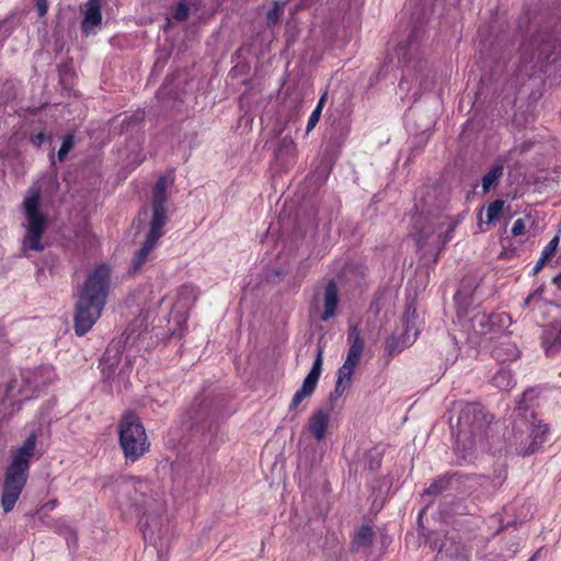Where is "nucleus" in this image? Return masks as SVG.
<instances>
[{
    "label": "nucleus",
    "mask_w": 561,
    "mask_h": 561,
    "mask_svg": "<svg viewBox=\"0 0 561 561\" xmlns=\"http://www.w3.org/2000/svg\"><path fill=\"white\" fill-rule=\"evenodd\" d=\"M111 267L98 265L78 289L75 309V332L78 336L88 333L100 319L111 288Z\"/></svg>",
    "instance_id": "nucleus-1"
},
{
    "label": "nucleus",
    "mask_w": 561,
    "mask_h": 561,
    "mask_svg": "<svg viewBox=\"0 0 561 561\" xmlns=\"http://www.w3.org/2000/svg\"><path fill=\"white\" fill-rule=\"evenodd\" d=\"M37 436L32 432L16 449L11 450L10 460L3 472L1 506L11 512L20 499L30 478L31 460L35 454Z\"/></svg>",
    "instance_id": "nucleus-2"
},
{
    "label": "nucleus",
    "mask_w": 561,
    "mask_h": 561,
    "mask_svg": "<svg viewBox=\"0 0 561 561\" xmlns=\"http://www.w3.org/2000/svg\"><path fill=\"white\" fill-rule=\"evenodd\" d=\"M167 179L161 176L154 187L151 207L149 231L138 251L131 260L133 273L138 272L148 261L150 253L156 249L159 239L163 236V227L167 224Z\"/></svg>",
    "instance_id": "nucleus-3"
},
{
    "label": "nucleus",
    "mask_w": 561,
    "mask_h": 561,
    "mask_svg": "<svg viewBox=\"0 0 561 561\" xmlns=\"http://www.w3.org/2000/svg\"><path fill=\"white\" fill-rule=\"evenodd\" d=\"M486 415L477 403H468L460 411L458 417L459 433L457 447L463 451L484 449L488 436Z\"/></svg>",
    "instance_id": "nucleus-4"
},
{
    "label": "nucleus",
    "mask_w": 561,
    "mask_h": 561,
    "mask_svg": "<svg viewBox=\"0 0 561 561\" xmlns=\"http://www.w3.org/2000/svg\"><path fill=\"white\" fill-rule=\"evenodd\" d=\"M118 443L126 462H136L150 450V440L140 417L125 412L118 422Z\"/></svg>",
    "instance_id": "nucleus-5"
},
{
    "label": "nucleus",
    "mask_w": 561,
    "mask_h": 561,
    "mask_svg": "<svg viewBox=\"0 0 561 561\" xmlns=\"http://www.w3.org/2000/svg\"><path fill=\"white\" fill-rule=\"evenodd\" d=\"M25 214V229L22 248L23 250H31L42 252L44 244L42 243L43 236L48 227V218L39 208V195L34 193L27 196L24 202Z\"/></svg>",
    "instance_id": "nucleus-6"
},
{
    "label": "nucleus",
    "mask_w": 561,
    "mask_h": 561,
    "mask_svg": "<svg viewBox=\"0 0 561 561\" xmlns=\"http://www.w3.org/2000/svg\"><path fill=\"white\" fill-rule=\"evenodd\" d=\"M548 431V426L536 419L523 421L515 427L512 445L517 454L530 456L541 448Z\"/></svg>",
    "instance_id": "nucleus-7"
},
{
    "label": "nucleus",
    "mask_w": 561,
    "mask_h": 561,
    "mask_svg": "<svg viewBox=\"0 0 561 561\" xmlns=\"http://www.w3.org/2000/svg\"><path fill=\"white\" fill-rule=\"evenodd\" d=\"M457 221L450 217H439L425 222L415 237L420 249L430 245L434 249L444 247L453 237Z\"/></svg>",
    "instance_id": "nucleus-8"
},
{
    "label": "nucleus",
    "mask_w": 561,
    "mask_h": 561,
    "mask_svg": "<svg viewBox=\"0 0 561 561\" xmlns=\"http://www.w3.org/2000/svg\"><path fill=\"white\" fill-rule=\"evenodd\" d=\"M416 312L408 310L401 320L402 329H397L394 333L386 341V352L389 356L401 353L404 348L411 346L416 336Z\"/></svg>",
    "instance_id": "nucleus-9"
},
{
    "label": "nucleus",
    "mask_w": 561,
    "mask_h": 561,
    "mask_svg": "<svg viewBox=\"0 0 561 561\" xmlns=\"http://www.w3.org/2000/svg\"><path fill=\"white\" fill-rule=\"evenodd\" d=\"M323 365V350L321 347L318 348L317 357L313 362V365L305 377L300 388L294 393L291 401L289 403V411H298L300 404L304 400L310 398L316 391L317 385L319 382Z\"/></svg>",
    "instance_id": "nucleus-10"
},
{
    "label": "nucleus",
    "mask_w": 561,
    "mask_h": 561,
    "mask_svg": "<svg viewBox=\"0 0 561 561\" xmlns=\"http://www.w3.org/2000/svg\"><path fill=\"white\" fill-rule=\"evenodd\" d=\"M330 425V411L319 409L313 411L307 422V431L318 440L325 438Z\"/></svg>",
    "instance_id": "nucleus-11"
},
{
    "label": "nucleus",
    "mask_w": 561,
    "mask_h": 561,
    "mask_svg": "<svg viewBox=\"0 0 561 561\" xmlns=\"http://www.w3.org/2000/svg\"><path fill=\"white\" fill-rule=\"evenodd\" d=\"M472 329L478 334H486L493 330L497 322L504 323L508 320V316L505 313L501 314H488L484 311L477 310L471 317Z\"/></svg>",
    "instance_id": "nucleus-12"
},
{
    "label": "nucleus",
    "mask_w": 561,
    "mask_h": 561,
    "mask_svg": "<svg viewBox=\"0 0 561 561\" xmlns=\"http://www.w3.org/2000/svg\"><path fill=\"white\" fill-rule=\"evenodd\" d=\"M348 341L350 348L347 352L346 359L342 366L347 367L348 369H352L354 371L360 362L365 344L359 333L355 329L351 332Z\"/></svg>",
    "instance_id": "nucleus-13"
},
{
    "label": "nucleus",
    "mask_w": 561,
    "mask_h": 561,
    "mask_svg": "<svg viewBox=\"0 0 561 561\" xmlns=\"http://www.w3.org/2000/svg\"><path fill=\"white\" fill-rule=\"evenodd\" d=\"M85 7L81 30L83 33L89 34L102 23L101 1L89 0Z\"/></svg>",
    "instance_id": "nucleus-14"
},
{
    "label": "nucleus",
    "mask_w": 561,
    "mask_h": 561,
    "mask_svg": "<svg viewBox=\"0 0 561 561\" xmlns=\"http://www.w3.org/2000/svg\"><path fill=\"white\" fill-rule=\"evenodd\" d=\"M158 103L165 108H172L175 104V76L168 73L163 84L156 94Z\"/></svg>",
    "instance_id": "nucleus-15"
},
{
    "label": "nucleus",
    "mask_w": 561,
    "mask_h": 561,
    "mask_svg": "<svg viewBox=\"0 0 561 561\" xmlns=\"http://www.w3.org/2000/svg\"><path fill=\"white\" fill-rule=\"evenodd\" d=\"M337 306V287L333 282H330L324 289L323 307L324 311L321 320L327 321L334 316Z\"/></svg>",
    "instance_id": "nucleus-16"
},
{
    "label": "nucleus",
    "mask_w": 561,
    "mask_h": 561,
    "mask_svg": "<svg viewBox=\"0 0 561 561\" xmlns=\"http://www.w3.org/2000/svg\"><path fill=\"white\" fill-rule=\"evenodd\" d=\"M198 297V289L192 284H185L178 293V302L182 304V308L188 310Z\"/></svg>",
    "instance_id": "nucleus-17"
},
{
    "label": "nucleus",
    "mask_w": 561,
    "mask_h": 561,
    "mask_svg": "<svg viewBox=\"0 0 561 561\" xmlns=\"http://www.w3.org/2000/svg\"><path fill=\"white\" fill-rule=\"evenodd\" d=\"M173 47L174 46L172 42L168 46H163L161 43H159V47L157 49V58L152 67V73L158 75L164 69L172 54Z\"/></svg>",
    "instance_id": "nucleus-18"
},
{
    "label": "nucleus",
    "mask_w": 561,
    "mask_h": 561,
    "mask_svg": "<svg viewBox=\"0 0 561 561\" xmlns=\"http://www.w3.org/2000/svg\"><path fill=\"white\" fill-rule=\"evenodd\" d=\"M354 371L347 367L341 366L336 373L335 392L342 396L350 388Z\"/></svg>",
    "instance_id": "nucleus-19"
},
{
    "label": "nucleus",
    "mask_w": 561,
    "mask_h": 561,
    "mask_svg": "<svg viewBox=\"0 0 561 561\" xmlns=\"http://www.w3.org/2000/svg\"><path fill=\"white\" fill-rule=\"evenodd\" d=\"M374 539V531L368 526L360 527L354 536L353 543L356 549L369 547Z\"/></svg>",
    "instance_id": "nucleus-20"
},
{
    "label": "nucleus",
    "mask_w": 561,
    "mask_h": 561,
    "mask_svg": "<svg viewBox=\"0 0 561 561\" xmlns=\"http://www.w3.org/2000/svg\"><path fill=\"white\" fill-rule=\"evenodd\" d=\"M492 383L501 390H510L514 387V379L510 370L501 368L492 378Z\"/></svg>",
    "instance_id": "nucleus-21"
},
{
    "label": "nucleus",
    "mask_w": 561,
    "mask_h": 561,
    "mask_svg": "<svg viewBox=\"0 0 561 561\" xmlns=\"http://www.w3.org/2000/svg\"><path fill=\"white\" fill-rule=\"evenodd\" d=\"M503 165L500 163L494 164L489 172L482 179V188L484 192H488L491 186L497 182V180L503 174Z\"/></svg>",
    "instance_id": "nucleus-22"
},
{
    "label": "nucleus",
    "mask_w": 561,
    "mask_h": 561,
    "mask_svg": "<svg viewBox=\"0 0 561 561\" xmlns=\"http://www.w3.org/2000/svg\"><path fill=\"white\" fill-rule=\"evenodd\" d=\"M545 343L561 346V320L553 321L546 331Z\"/></svg>",
    "instance_id": "nucleus-23"
},
{
    "label": "nucleus",
    "mask_w": 561,
    "mask_h": 561,
    "mask_svg": "<svg viewBox=\"0 0 561 561\" xmlns=\"http://www.w3.org/2000/svg\"><path fill=\"white\" fill-rule=\"evenodd\" d=\"M493 356L501 362L516 359L518 357V350L514 344L507 343L505 348L495 347Z\"/></svg>",
    "instance_id": "nucleus-24"
},
{
    "label": "nucleus",
    "mask_w": 561,
    "mask_h": 561,
    "mask_svg": "<svg viewBox=\"0 0 561 561\" xmlns=\"http://www.w3.org/2000/svg\"><path fill=\"white\" fill-rule=\"evenodd\" d=\"M75 146V137L72 134H67L62 138L61 146L57 152V158L60 162L65 161L68 157V153L72 150Z\"/></svg>",
    "instance_id": "nucleus-25"
},
{
    "label": "nucleus",
    "mask_w": 561,
    "mask_h": 561,
    "mask_svg": "<svg viewBox=\"0 0 561 561\" xmlns=\"http://www.w3.org/2000/svg\"><path fill=\"white\" fill-rule=\"evenodd\" d=\"M504 208L503 201H495L491 203L486 208V222L491 224L499 219Z\"/></svg>",
    "instance_id": "nucleus-26"
},
{
    "label": "nucleus",
    "mask_w": 561,
    "mask_h": 561,
    "mask_svg": "<svg viewBox=\"0 0 561 561\" xmlns=\"http://www.w3.org/2000/svg\"><path fill=\"white\" fill-rule=\"evenodd\" d=\"M559 236H556L546 247L545 249L542 250V253H541V256H540V264H545V262L550 259L558 245H559Z\"/></svg>",
    "instance_id": "nucleus-27"
},
{
    "label": "nucleus",
    "mask_w": 561,
    "mask_h": 561,
    "mask_svg": "<svg viewBox=\"0 0 561 561\" xmlns=\"http://www.w3.org/2000/svg\"><path fill=\"white\" fill-rule=\"evenodd\" d=\"M321 113H322V111H320V108H314L312 111V113H311V115H310V117L308 119V124H307V131L308 133L316 127V125L320 121Z\"/></svg>",
    "instance_id": "nucleus-28"
},
{
    "label": "nucleus",
    "mask_w": 561,
    "mask_h": 561,
    "mask_svg": "<svg viewBox=\"0 0 561 561\" xmlns=\"http://www.w3.org/2000/svg\"><path fill=\"white\" fill-rule=\"evenodd\" d=\"M542 299H541V293L540 291H535L534 294L529 295L526 300H525V305L528 306V307H540V305L542 304Z\"/></svg>",
    "instance_id": "nucleus-29"
},
{
    "label": "nucleus",
    "mask_w": 561,
    "mask_h": 561,
    "mask_svg": "<svg viewBox=\"0 0 561 561\" xmlns=\"http://www.w3.org/2000/svg\"><path fill=\"white\" fill-rule=\"evenodd\" d=\"M525 229H526L525 220L519 218L514 221L513 227H512V233L515 237L523 236L525 233Z\"/></svg>",
    "instance_id": "nucleus-30"
},
{
    "label": "nucleus",
    "mask_w": 561,
    "mask_h": 561,
    "mask_svg": "<svg viewBox=\"0 0 561 561\" xmlns=\"http://www.w3.org/2000/svg\"><path fill=\"white\" fill-rule=\"evenodd\" d=\"M46 139H47V136L43 130H41L38 133H34L30 137L32 145L35 147H41L45 142Z\"/></svg>",
    "instance_id": "nucleus-31"
},
{
    "label": "nucleus",
    "mask_w": 561,
    "mask_h": 561,
    "mask_svg": "<svg viewBox=\"0 0 561 561\" xmlns=\"http://www.w3.org/2000/svg\"><path fill=\"white\" fill-rule=\"evenodd\" d=\"M190 11H191V7H188L184 2L178 3V12H176L178 21L186 19L188 16Z\"/></svg>",
    "instance_id": "nucleus-32"
},
{
    "label": "nucleus",
    "mask_w": 561,
    "mask_h": 561,
    "mask_svg": "<svg viewBox=\"0 0 561 561\" xmlns=\"http://www.w3.org/2000/svg\"><path fill=\"white\" fill-rule=\"evenodd\" d=\"M175 19V11L171 8L163 26V33L168 36L172 32V20Z\"/></svg>",
    "instance_id": "nucleus-33"
},
{
    "label": "nucleus",
    "mask_w": 561,
    "mask_h": 561,
    "mask_svg": "<svg viewBox=\"0 0 561 561\" xmlns=\"http://www.w3.org/2000/svg\"><path fill=\"white\" fill-rule=\"evenodd\" d=\"M57 505H58V500H56V499L49 500L48 502L41 505V507L37 510L36 514H41L44 512H51L57 507Z\"/></svg>",
    "instance_id": "nucleus-34"
},
{
    "label": "nucleus",
    "mask_w": 561,
    "mask_h": 561,
    "mask_svg": "<svg viewBox=\"0 0 561 561\" xmlns=\"http://www.w3.org/2000/svg\"><path fill=\"white\" fill-rule=\"evenodd\" d=\"M36 8L39 16H44L48 10L47 0H36Z\"/></svg>",
    "instance_id": "nucleus-35"
},
{
    "label": "nucleus",
    "mask_w": 561,
    "mask_h": 561,
    "mask_svg": "<svg viewBox=\"0 0 561 561\" xmlns=\"http://www.w3.org/2000/svg\"><path fill=\"white\" fill-rule=\"evenodd\" d=\"M267 19L272 23H275L278 20V9H277V7L273 8L271 11H268Z\"/></svg>",
    "instance_id": "nucleus-36"
},
{
    "label": "nucleus",
    "mask_w": 561,
    "mask_h": 561,
    "mask_svg": "<svg viewBox=\"0 0 561 561\" xmlns=\"http://www.w3.org/2000/svg\"><path fill=\"white\" fill-rule=\"evenodd\" d=\"M67 529L69 531V536L67 537V541L69 542L70 540H73V542H77V534H76V531H73L69 527H67Z\"/></svg>",
    "instance_id": "nucleus-37"
},
{
    "label": "nucleus",
    "mask_w": 561,
    "mask_h": 561,
    "mask_svg": "<svg viewBox=\"0 0 561 561\" xmlns=\"http://www.w3.org/2000/svg\"><path fill=\"white\" fill-rule=\"evenodd\" d=\"M325 100H327V93H324V94L320 98V100H319V102H318V104H317L316 108H320V111H322V108H323V106H324V103H325Z\"/></svg>",
    "instance_id": "nucleus-38"
},
{
    "label": "nucleus",
    "mask_w": 561,
    "mask_h": 561,
    "mask_svg": "<svg viewBox=\"0 0 561 561\" xmlns=\"http://www.w3.org/2000/svg\"><path fill=\"white\" fill-rule=\"evenodd\" d=\"M283 144L288 147H294V141L290 138H284Z\"/></svg>",
    "instance_id": "nucleus-39"
},
{
    "label": "nucleus",
    "mask_w": 561,
    "mask_h": 561,
    "mask_svg": "<svg viewBox=\"0 0 561 561\" xmlns=\"http://www.w3.org/2000/svg\"><path fill=\"white\" fill-rule=\"evenodd\" d=\"M543 266V264H540V260L537 262L536 266H535V272H538L541 267Z\"/></svg>",
    "instance_id": "nucleus-40"
},
{
    "label": "nucleus",
    "mask_w": 561,
    "mask_h": 561,
    "mask_svg": "<svg viewBox=\"0 0 561 561\" xmlns=\"http://www.w3.org/2000/svg\"><path fill=\"white\" fill-rule=\"evenodd\" d=\"M435 488H436L435 485H432V488L428 490V492H434Z\"/></svg>",
    "instance_id": "nucleus-41"
}]
</instances>
